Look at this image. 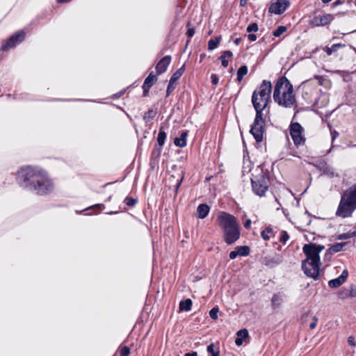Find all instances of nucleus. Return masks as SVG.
Here are the masks:
<instances>
[{
	"label": "nucleus",
	"mask_w": 356,
	"mask_h": 356,
	"mask_svg": "<svg viewBox=\"0 0 356 356\" xmlns=\"http://www.w3.org/2000/svg\"><path fill=\"white\" fill-rule=\"evenodd\" d=\"M271 92V82L270 81L264 80L254 90L252 95L251 102L256 111V115L251 125L250 133L257 143H260L263 140L264 127L265 125L264 111L268 112V109L267 108L270 102Z\"/></svg>",
	"instance_id": "f257e3e1"
},
{
	"label": "nucleus",
	"mask_w": 356,
	"mask_h": 356,
	"mask_svg": "<svg viewBox=\"0 0 356 356\" xmlns=\"http://www.w3.org/2000/svg\"><path fill=\"white\" fill-rule=\"evenodd\" d=\"M18 184L37 195H47L53 191L54 185L47 173L42 170L26 166L17 172Z\"/></svg>",
	"instance_id": "f03ea898"
},
{
	"label": "nucleus",
	"mask_w": 356,
	"mask_h": 356,
	"mask_svg": "<svg viewBox=\"0 0 356 356\" xmlns=\"http://www.w3.org/2000/svg\"><path fill=\"white\" fill-rule=\"evenodd\" d=\"M325 249V246L316 243H308L303 246V252L306 259L302 262L304 273L314 280H317L319 275V254Z\"/></svg>",
	"instance_id": "7ed1b4c3"
},
{
	"label": "nucleus",
	"mask_w": 356,
	"mask_h": 356,
	"mask_svg": "<svg viewBox=\"0 0 356 356\" xmlns=\"http://www.w3.org/2000/svg\"><path fill=\"white\" fill-rule=\"evenodd\" d=\"M273 99L279 106L292 108L296 106L293 85L285 76L279 78L273 90Z\"/></svg>",
	"instance_id": "20e7f679"
},
{
	"label": "nucleus",
	"mask_w": 356,
	"mask_h": 356,
	"mask_svg": "<svg viewBox=\"0 0 356 356\" xmlns=\"http://www.w3.org/2000/svg\"><path fill=\"white\" fill-rule=\"evenodd\" d=\"M219 226L222 229L224 241L232 245L240 238V230L236 218L226 212H220L217 218Z\"/></svg>",
	"instance_id": "39448f33"
},
{
	"label": "nucleus",
	"mask_w": 356,
	"mask_h": 356,
	"mask_svg": "<svg viewBox=\"0 0 356 356\" xmlns=\"http://www.w3.org/2000/svg\"><path fill=\"white\" fill-rule=\"evenodd\" d=\"M356 210V183L343 191L336 215L341 218L350 217Z\"/></svg>",
	"instance_id": "423d86ee"
},
{
	"label": "nucleus",
	"mask_w": 356,
	"mask_h": 356,
	"mask_svg": "<svg viewBox=\"0 0 356 356\" xmlns=\"http://www.w3.org/2000/svg\"><path fill=\"white\" fill-rule=\"evenodd\" d=\"M252 188L254 193L259 197L264 196L269 186V179L266 173L262 170L251 179Z\"/></svg>",
	"instance_id": "0eeeda50"
},
{
	"label": "nucleus",
	"mask_w": 356,
	"mask_h": 356,
	"mask_svg": "<svg viewBox=\"0 0 356 356\" xmlns=\"http://www.w3.org/2000/svg\"><path fill=\"white\" fill-rule=\"evenodd\" d=\"M303 127L298 122H291L289 127V131L293 143L296 146L304 145L305 138H304Z\"/></svg>",
	"instance_id": "6e6552de"
},
{
	"label": "nucleus",
	"mask_w": 356,
	"mask_h": 356,
	"mask_svg": "<svg viewBox=\"0 0 356 356\" xmlns=\"http://www.w3.org/2000/svg\"><path fill=\"white\" fill-rule=\"evenodd\" d=\"M25 36H26V33L22 30L16 32L15 33L12 35L6 40V42H4L1 45V47L0 48V51H8L10 49L14 48L15 47H16L17 44L21 43L24 40Z\"/></svg>",
	"instance_id": "1a4fd4ad"
},
{
	"label": "nucleus",
	"mask_w": 356,
	"mask_h": 356,
	"mask_svg": "<svg viewBox=\"0 0 356 356\" xmlns=\"http://www.w3.org/2000/svg\"><path fill=\"white\" fill-rule=\"evenodd\" d=\"M333 19L330 14L315 15L309 20V24L314 26H325L330 24Z\"/></svg>",
	"instance_id": "9d476101"
},
{
	"label": "nucleus",
	"mask_w": 356,
	"mask_h": 356,
	"mask_svg": "<svg viewBox=\"0 0 356 356\" xmlns=\"http://www.w3.org/2000/svg\"><path fill=\"white\" fill-rule=\"evenodd\" d=\"M289 6L290 2L289 0H277L275 2L271 3L268 10L271 13L281 15Z\"/></svg>",
	"instance_id": "9b49d317"
},
{
	"label": "nucleus",
	"mask_w": 356,
	"mask_h": 356,
	"mask_svg": "<svg viewBox=\"0 0 356 356\" xmlns=\"http://www.w3.org/2000/svg\"><path fill=\"white\" fill-rule=\"evenodd\" d=\"M171 62V56H165L162 58L156 65V74L160 75L166 72Z\"/></svg>",
	"instance_id": "f8f14e48"
},
{
	"label": "nucleus",
	"mask_w": 356,
	"mask_h": 356,
	"mask_svg": "<svg viewBox=\"0 0 356 356\" xmlns=\"http://www.w3.org/2000/svg\"><path fill=\"white\" fill-rule=\"evenodd\" d=\"M348 270H344L340 276H339L338 277H337L335 279L330 280L328 282V286L330 288H334V289L340 286L341 284H343L346 282V280L348 277Z\"/></svg>",
	"instance_id": "ddd939ff"
},
{
	"label": "nucleus",
	"mask_w": 356,
	"mask_h": 356,
	"mask_svg": "<svg viewBox=\"0 0 356 356\" xmlns=\"http://www.w3.org/2000/svg\"><path fill=\"white\" fill-rule=\"evenodd\" d=\"M319 168L323 174L328 175L330 177H337L338 175L334 172L332 167L329 165L326 162H321L319 163Z\"/></svg>",
	"instance_id": "4468645a"
},
{
	"label": "nucleus",
	"mask_w": 356,
	"mask_h": 356,
	"mask_svg": "<svg viewBox=\"0 0 356 356\" xmlns=\"http://www.w3.org/2000/svg\"><path fill=\"white\" fill-rule=\"evenodd\" d=\"M348 244L347 242L336 243L332 245L326 251L325 256L332 255L337 252H339L343 250V248Z\"/></svg>",
	"instance_id": "2eb2a0df"
},
{
	"label": "nucleus",
	"mask_w": 356,
	"mask_h": 356,
	"mask_svg": "<svg viewBox=\"0 0 356 356\" xmlns=\"http://www.w3.org/2000/svg\"><path fill=\"white\" fill-rule=\"evenodd\" d=\"M188 136V131H183L179 138H175L174 143L177 147H184L186 146V138Z\"/></svg>",
	"instance_id": "dca6fc26"
},
{
	"label": "nucleus",
	"mask_w": 356,
	"mask_h": 356,
	"mask_svg": "<svg viewBox=\"0 0 356 356\" xmlns=\"http://www.w3.org/2000/svg\"><path fill=\"white\" fill-rule=\"evenodd\" d=\"M210 211V207L207 204H200L197 208L198 218L200 219L205 218Z\"/></svg>",
	"instance_id": "f3484780"
},
{
	"label": "nucleus",
	"mask_w": 356,
	"mask_h": 356,
	"mask_svg": "<svg viewBox=\"0 0 356 356\" xmlns=\"http://www.w3.org/2000/svg\"><path fill=\"white\" fill-rule=\"evenodd\" d=\"M156 81V76L154 75L153 72H150L147 77L145 79L143 84L145 85L146 89L150 88Z\"/></svg>",
	"instance_id": "a211bd4d"
},
{
	"label": "nucleus",
	"mask_w": 356,
	"mask_h": 356,
	"mask_svg": "<svg viewBox=\"0 0 356 356\" xmlns=\"http://www.w3.org/2000/svg\"><path fill=\"white\" fill-rule=\"evenodd\" d=\"M232 56H233V54L231 51H225L223 53V54H222L219 57V59L220 60L221 64L223 67H225L228 65L229 62H228L227 58L232 57Z\"/></svg>",
	"instance_id": "6ab92c4d"
},
{
	"label": "nucleus",
	"mask_w": 356,
	"mask_h": 356,
	"mask_svg": "<svg viewBox=\"0 0 356 356\" xmlns=\"http://www.w3.org/2000/svg\"><path fill=\"white\" fill-rule=\"evenodd\" d=\"M345 44L341 43L334 44L331 47H325L323 50L326 52L328 56L332 55L334 52H336L340 47H344Z\"/></svg>",
	"instance_id": "aec40b11"
},
{
	"label": "nucleus",
	"mask_w": 356,
	"mask_h": 356,
	"mask_svg": "<svg viewBox=\"0 0 356 356\" xmlns=\"http://www.w3.org/2000/svg\"><path fill=\"white\" fill-rule=\"evenodd\" d=\"M191 307H192V300L189 298H188L185 300H181L179 302V309L181 311L188 312L191 309Z\"/></svg>",
	"instance_id": "412c9836"
},
{
	"label": "nucleus",
	"mask_w": 356,
	"mask_h": 356,
	"mask_svg": "<svg viewBox=\"0 0 356 356\" xmlns=\"http://www.w3.org/2000/svg\"><path fill=\"white\" fill-rule=\"evenodd\" d=\"M185 70V65H184L179 69H178L172 75L170 81L175 83L176 81L182 76Z\"/></svg>",
	"instance_id": "4be33fe9"
},
{
	"label": "nucleus",
	"mask_w": 356,
	"mask_h": 356,
	"mask_svg": "<svg viewBox=\"0 0 356 356\" xmlns=\"http://www.w3.org/2000/svg\"><path fill=\"white\" fill-rule=\"evenodd\" d=\"M248 68L246 65H242L241 66L238 70H237V81L238 82H241L243 76L248 74Z\"/></svg>",
	"instance_id": "5701e85b"
},
{
	"label": "nucleus",
	"mask_w": 356,
	"mask_h": 356,
	"mask_svg": "<svg viewBox=\"0 0 356 356\" xmlns=\"http://www.w3.org/2000/svg\"><path fill=\"white\" fill-rule=\"evenodd\" d=\"M167 137V134L165 132V131L163 129V128H160L158 137H157V143L160 147H163L165 144V141Z\"/></svg>",
	"instance_id": "b1692460"
},
{
	"label": "nucleus",
	"mask_w": 356,
	"mask_h": 356,
	"mask_svg": "<svg viewBox=\"0 0 356 356\" xmlns=\"http://www.w3.org/2000/svg\"><path fill=\"white\" fill-rule=\"evenodd\" d=\"M272 235H273V229L271 227H267L261 232V236L265 241H268Z\"/></svg>",
	"instance_id": "393cba45"
},
{
	"label": "nucleus",
	"mask_w": 356,
	"mask_h": 356,
	"mask_svg": "<svg viewBox=\"0 0 356 356\" xmlns=\"http://www.w3.org/2000/svg\"><path fill=\"white\" fill-rule=\"evenodd\" d=\"M283 296L279 293L273 295L272 298V305L274 307H279L282 302Z\"/></svg>",
	"instance_id": "a878e982"
},
{
	"label": "nucleus",
	"mask_w": 356,
	"mask_h": 356,
	"mask_svg": "<svg viewBox=\"0 0 356 356\" xmlns=\"http://www.w3.org/2000/svg\"><path fill=\"white\" fill-rule=\"evenodd\" d=\"M235 249L239 256L246 257L250 254V248L247 245L237 246Z\"/></svg>",
	"instance_id": "bb28decb"
},
{
	"label": "nucleus",
	"mask_w": 356,
	"mask_h": 356,
	"mask_svg": "<svg viewBox=\"0 0 356 356\" xmlns=\"http://www.w3.org/2000/svg\"><path fill=\"white\" fill-rule=\"evenodd\" d=\"M220 42V37H217L215 39H211L208 42V49L212 51L215 49Z\"/></svg>",
	"instance_id": "cd10ccee"
},
{
	"label": "nucleus",
	"mask_w": 356,
	"mask_h": 356,
	"mask_svg": "<svg viewBox=\"0 0 356 356\" xmlns=\"http://www.w3.org/2000/svg\"><path fill=\"white\" fill-rule=\"evenodd\" d=\"M156 115V112L153 109H149L143 115V120L145 122L152 120Z\"/></svg>",
	"instance_id": "c85d7f7f"
},
{
	"label": "nucleus",
	"mask_w": 356,
	"mask_h": 356,
	"mask_svg": "<svg viewBox=\"0 0 356 356\" xmlns=\"http://www.w3.org/2000/svg\"><path fill=\"white\" fill-rule=\"evenodd\" d=\"M207 350L211 356H219L220 351L218 349H216L215 345L213 343H210L207 348Z\"/></svg>",
	"instance_id": "c756f323"
},
{
	"label": "nucleus",
	"mask_w": 356,
	"mask_h": 356,
	"mask_svg": "<svg viewBox=\"0 0 356 356\" xmlns=\"http://www.w3.org/2000/svg\"><path fill=\"white\" fill-rule=\"evenodd\" d=\"M286 31V27L284 26H279L273 33L275 37H280Z\"/></svg>",
	"instance_id": "7c9ffc66"
},
{
	"label": "nucleus",
	"mask_w": 356,
	"mask_h": 356,
	"mask_svg": "<svg viewBox=\"0 0 356 356\" xmlns=\"http://www.w3.org/2000/svg\"><path fill=\"white\" fill-rule=\"evenodd\" d=\"M289 239V235L286 231H282L280 233V241L282 244H285L286 241Z\"/></svg>",
	"instance_id": "2f4dec72"
},
{
	"label": "nucleus",
	"mask_w": 356,
	"mask_h": 356,
	"mask_svg": "<svg viewBox=\"0 0 356 356\" xmlns=\"http://www.w3.org/2000/svg\"><path fill=\"white\" fill-rule=\"evenodd\" d=\"M124 202L127 205V206H129V207H134L136 202H137V200L131 197H129V196H127L125 199H124Z\"/></svg>",
	"instance_id": "473e14b6"
},
{
	"label": "nucleus",
	"mask_w": 356,
	"mask_h": 356,
	"mask_svg": "<svg viewBox=\"0 0 356 356\" xmlns=\"http://www.w3.org/2000/svg\"><path fill=\"white\" fill-rule=\"evenodd\" d=\"M219 312V309L217 307H213L209 312V316L212 319L218 318V314Z\"/></svg>",
	"instance_id": "72a5a7b5"
},
{
	"label": "nucleus",
	"mask_w": 356,
	"mask_h": 356,
	"mask_svg": "<svg viewBox=\"0 0 356 356\" xmlns=\"http://www.w3.org/2000/svg\"><path fill=\"white\" fill-rule=\"evenodd\" d=\"M236 335L244 340L248 337V332L246 329L240 330L237 332Z\"/></svg>",
	"instance_id": "f704fd0d"
},
{
	"label": "nucleus",
	"mask_w": 356,
	"mask_h": 356,
	"mask_svg": "<svg viewBox=\"0 0 356 356\" xmlns=\"http://www.w3.org/2000/svg\"><path fill=\"white\" fill-rule=\"evenodd\" d=\"M258 31V25L257 23H252L247 27V31L248 33L256 32Z\"/></svg>",
	"instance_id": "c9c22d12"
},
{
	"label": "nucleus",
	"mask_w": 356,
	"mask_h": 356,
	"mask_svg": "<svg viewBox=\"0 0 356 356\" xmlns=\"http://www.w3.org/2000/svg\"><path fill=\"white\" fill-rule=\"evenodd\" d=\"M282 262V257L280 255H277L271 258L269 261V264H280Z\"/></svg>",
	"instance_id": "e433bc0d"
},
{
	"label": "nucleus",
	"mask_w": 356,
	"mask_h": 356,
	"mask_svg": "<svg viewBox=\"0 0 356 356\" xmlns=\"http://www.w3.org/2000/svg\"><path fill=\"white\" fill-rule=\"evenodd\" d=\"M130 354V348L128 346H123L120 350L121 356H129Z\"/></svg>",
	"instance_id": "4c0bfd02"
},
{
	"label": "nucleus",
	"mask_w": 356,
	"mask_h": 356,
	"mask_svg": "<svg viewBox=\"0 0 356 356\" xmlns=\"http://www.w3.org/2000/svg\"><path fill=\"white\" fill-rule=\"evenodd\" d=\"M350 238H351V236H350V232L348 233H343V234H339L337 237V238L338 240H341V241L348 239Z\"/></svg>",
	"instance_id": "58836bf2"
},
{
	"label": "nucleus",
	"mask_w": 356,
	"mask_h": 356,
	"mask_svg": "<svg viewBox=\"0 0 356 356\" xmlns=\"http://www.w3.org/2000/svg\"><path fill=\"white\" fill-rule=\"evenodd\" d=\"M174 83L169 81L168 86L166 90V96L168 97L175 89Z\"/></svg>",
	"instance_id": "ea45409f"
},
{
	"label": "nucleus",
	"mask_w": 356,
	"mask_h": 356,
	"mask_svg": "<svg viewBox=\"0 0 356 356\" xmlns=\"http://www.w3.org/2000/svg\"><path fill=\"white\" fill-rule=\"evenodd\" d=\"M211 83L213 85H217L218 83L219 79H218V76L216 74H211Z\"/></svg>",
	"instance_id": "a19ab883"
},
{
	"label": "nucleus",
	"mask_w": 356,
	"mask_h": 356,
	"mask_svg": "<svg viewBox=\"0 0 356 356\" xmlns=\"http://www.w3.org/2000/svg\"><path fill=\"white\" fill-rule=\"evenodd\" d=\"M318 321V318L316 316H313L312 322L309 324V327L311 329H314L316 327Z\"/></svg>",
	"instance_id": "79ce46f5"
},
{
	"label": "nucleus",
	"mask_w": 356,
	"mask_h": 356,
	"mask_svg": "<svg viewBox=\"0 0 356 356\" xmlns=\"http://www.w3.org/2000/svg\"><path fill=\"white\" fill-rule=\"evenodd\" d=\"M330 134L332 136V142L333 143L334 140L339 136V133L336 130H331Z\"/></svg>",
	"instance_id": "37998d69"
},
{
	"label": "nucleus",
	"mask_w": 356,
	"mask_h": 356,
	"mask_svg": "<svg viewBox=\"0 0 356 356\" xmlns=\"http://www.w3.org/2000/svg\"><path fill=\"white\" fill-rule=\"evenodd\" d=\"M195 34V29L193 28H189L187 30L186 35L188 38H192Z\"/></svg>",
	"instance_id": "c03bdc74"
},
{
	"label": "nucleus",
	"mask_w": 356,
	"mask_h": 356,
	"mask_svg": "<svg viewBox=\"0 0 356 356\" xmlns=\"http://www.w3.org/2000/svg\"><path fill=\"white\" fill-rule=\"evenodd\" d=\"M348 343L351 346H355L356 343L355 341V338L353 336H350L348 338Z\"/></svg>",
	"instance_id": "a18cd8bd"
},
{
	"label": "nucleus",
	"mask_w": 356,
	"mask_h": 356,
	"mask_svg": "<svg viewBox=\"0 0 356 356\" xmlns=\"http://www.w3.org/2000/svg\"><path fill=\"white\" fill-rule=\"evenodd\" d=\"M237 256H239L238 255V253L236 252V249L233 251H232L230 253H229V258L231 259H234L237 257Z\"/></svg>",
	"instance_id": "49530a36"
},
{
	"label": "nucleus",
	"mask_w": 356,
	"mask_h": 356,
	"mask_svg": "<svg viewBox=\"0 0 356 356\" xmlns=\"http://www.w3.org/2000/svg\"><path fill=\"white\" fill-rule=\"evenodd\" d=\"M245 36L252 42L255 41L257 38V35L253 33H250L248 35H246Z\"/></svg>",
	"instance_id": "de8ad7c7"
},
{
	"label": "nucleus",
	"mask_w": 356,
	"mask_h": 356,
	"mask_svg": "<svg viewBox=\"0 0 356 356\" xmlns=\"http://www.w3.org/2000/svg\"><path fill=\"white\" fill-rule=\"evenodd\" d=\"M349 295L351 297H356V286H351Z\"/></svg>",
	"instance_id": "09e8293b"
},
{
	"label": "nucleus",
	"mask_w": 356,
	"mask_h": 356,
	"mask_svg": "<svg viewBox=\"0 0 356 356\" xmlns=\"http://www.w3.org/2000/svg\"><path fill=\"white\" fill-rule=\"evenodd\" d=\"M243 339L241 337H237L235 339V343L238 346H241L243 344Z\"/></svg>",
	"instance_id": "8fccbe9b"
},
{
	"label": "nucleus",
	"mask_w": 356,
	"mask_h": 356,
	"mask_svg": "<svg viewBox=\"0 0 356 356\" xmlns=\"http://www.w3.org/2000/svg\"><path fill=\"white\" fill-rule=\"evenodd\" d=\"M251 223H252V221L250 219H248L245 220V223H244V227L248 229L250 227L251 225Z\"/></svg>",
	"instance_id": "3c124183"
},
{
	"label": "nucleus",
	"mask_w": 356,
	"mask_h": 356,
	"mask_svg": "<svg viewBox=\"0 0 356 356\" xmlns=\"http://www.w3.org/2000/svg\"><path fill=\"white\" fill-rule=\"evenodd\" d=\"M184 356H197V353L195 351L186 353H185Z\"/></svg>",
	"instance_id": "603ef678"
},
{
	"label": "nucleus",
	"mask_w": 356,
	"mask_h": 356,
	"mask_svg": "<svg viewBox=\"0 0 356 356\" xmlns=\"http://www.w3.org/2000/svg\"><path fill=\"white\" fill-rule=\"evenodd\" d=\"M143 95L147 96L150 88L146 89V88L145 87V85L143 84Z\"/></svg>",
	"instance_id": "864d4df0"
},
{
	"label": "nucleus",
	"mask_w": 356,
	"mask_h": 356,
	"mask_svg": "<svg viewBox=\"0 0 356 356\" xmlns=\"http://www.w3.org/2000/svg\"><path fill=\"white\" fill-rule=\"evenodd\" d=\"M242 40V38H236L234 40V43L236 44V45H238L241 42Z\"/></svg>",
	"instance_id": "5fc2aeb1"
},
{
	"label": "nucleus",
	"mask_w": 356,
	"mask_h": 356,
	"mask_svg": "<svg viewBox=\"0 0 356 356\" xmlns=\"http://www.w3.org/2000/svg\"><path fill=\"white\" fill-rule=\"evenodd\" d=\"M248 0H240V5L241 6H245L247 4Z\"/></svg>",
	"instance_id": "6e6d98bb"
},
{
	"label": "nucleus",
	"mask_w": 356,
	"mask_h": 356,
	"mask_svg": "<svg viewBox=\"0 0 356 356\" xmlns=\"http://www.w3.org/2000/svg\"><path fill=\"white\" fill-rule=\"evenodd\" d=\"M351 238L356 237V230L353 232H350Z\"/></svg>",
	"instance_id": "4d7b16f0"
},
{
	"label": "nucleus",
	"mask_w": 356,
	"mask_h": 356,
	"mask_svg": "<svg viewBox=\"0 0 356 356\" xmlns=\"http://www.w3.org/2000/svg\"><path fill=\"white\" fill-rule=\"evenodd\" d=\"M94 207H95L102 208V207H104V205L101 204H95Z\"/></svg>",
	"instance_id": "13d9d810"
},
{
	"label": "nucleus",
	"mask_w": 356,
	"mask_h": 356,
	"mask_svg": "<svg viewBox=\"0 0 356 356\" xmlns=\"http://www.w3.org/2000/svg\"><path fill=\"white\" fill-rule=\"evenodd\" d=\"M323 3H329L332 0H321Z\"/></svg>",
	"instance_id": "bf43d9fd"
},
{
	"label": "nucleus",
	"mask_w": 356,
	"mask_h": 356,
	"mask_svg": "<svg viewBox=\"0 0 356 356\" xmlns=\"http://www.w3.org/2000/svg\"><path fill=\"white\" fill-rule=\"evenodd\" d=\"M124 90H122V91H121V92L119 93V95H118L117 96H118V97H120L121 95H122L124 94Z\"/></svg>",
	"instance_id": "052dcab7"
},
{
	"label": "nucleus",
	"mask_w": 356,
	"mask_h": 356,
	"mask_svg": "<svg viewBox=\"0 0 356 356\" xmlns=\"http://www.w3.org/2000/svg\"><path fill=\"white\" fill-rule=\"evenodd\" d=\"M181 181L177 184V187H179V185H180V184H181Z\"/></svg>",
	"instance_id": "680f3d73"
},
{
	"label": "nucleus",
	"mask_w": 356,
	"mask_h": 356,
	"mask_svg": "<svg viewBox=\"0 0 356 356\" xmlns=\"http://www.w3.org/2000/svg\"><path fill=\"white\" fill-rule=\"evenodd\" d=\"M160 152H161V149H159L158 154H160Z\"/></svg>",
	"instance_id": "e2e57ef3"
}]
</instances>
